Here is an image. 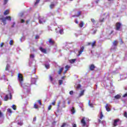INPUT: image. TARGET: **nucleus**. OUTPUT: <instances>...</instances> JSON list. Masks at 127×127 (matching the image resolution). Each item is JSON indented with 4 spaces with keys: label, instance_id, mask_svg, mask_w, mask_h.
Here are the masks:
<instances>
[{
    "label": "nucleus",
    "instance_id": "obj_64",
    "mask_svg": "<svg viewBox=\"0 0 127 127\" xmlns=\"http://www.w3.org/2000/svg\"><path fill=\"white\" fill-rule=\"evenodd\" d=\"M28 22H29V20H27L26 21V23L27 24V23H28Z\"/></svg>",
    "mask_w": 127,
    "mask_h": 127
},
{
    "label": "nucleus",
    "instance_id": "obj_53",
    "mask_svg": "<svg viewBox=\"0 0 127 127\" xmlns=\"http://www.w3.org/2000/svg\"><path fill=\"white\" fill-rule=\"evenodd\" d=\"M73 91H70L69 92L70 95H73Z\"/></svg>",
    "mask_w": 127,
    "mask_h": 127
},
{
    "label": "nucleus",
    "instance_id": "obj_1",
    "mask_svg": "<svg viewBox=\"0 0 127 127\" xmlns=\"http://www.w3.org/2000/svg\"><path fill=\"white\" fill-rule=\"evenodd\" d=\"M1 21L2 22L3 24L4 25H5L6 24V20H9V21H11V18L10 16H6L5 17H2L0 18Z\"/></svg>",
    "mask_w": 127,
    "mask_h": 127
},
{
    "label": "nucleus",
    "instance_id": "obj_26",
    "mask_svg": "<svg viewBox=\"0 0 127 127\" xmlns=\"http://www.w3.org/2000/svg\"><path fill=\"white\" fill-rule=\"evenodd\" d=\"M49 80L51 82H53V76L49 75Z\"/></svg>",
    "mask_w": 127,
    "mask_h": 127
},
{
    "label": "nucleus",
    "instance_id": "obj_17",
    "mask_svg": "<svg viewBox=\"0 0 127 127\" xmlns=\"http://www.w3.org/2000/svg\"><path fill=\"white\" fill-rule=\"evenodd\" d=\"M18 125H19V126H22V125H23V123L22 122V121L18 120Z\"/></svg>",
    "mask_w": 127,
    "mask_h": 127
},
{
    "label": "nucleus",
    "instance_id": "obj_42",
    "mask_svg": "<svg viewBox=\"0 0 127 127\" xmlns=\"http://www.w3.org/2000/svg\"><path fill=\"white\" fill-rule=\"evenodd\" d=\"M9 43L10 45H12V44H13V41L10 40Z\"/></svg>",
    "mask_w": 127,
    "mask_h": 127
},
{
    "label": "nucleus",
    "instance_id": "obj_56",
    "mask_svg": "<svg viewBox=\"0 0 127 127\" xmlns=\"http://www.w3.org/2000/svg\"><path fill=\"white\" fill-rule=\"evenodd\" d=\"M39 38V36H35V39H38Z\"/></svg>",
    "mask_w": 127,
    "mask_h": 127
},
{
    "label": "nucleus",
    "instance_id": "obj_46",
    "mask_svg": "<svg viewBox=\"0 0 127 127\" xmlns=\"http://www.w3.org/2000/svg\"><path fill=\"white\" fill-rule=\"evenodd\" d=\"M92 30H93V34H95L96 33V31H97V30H96V29H95L94 30L93 29Z\"/></svg>",
    "mask_w": 127,
    "mask_h": 127
},
{
    "label": "nucleus",
    "instance_id": "obj_3",
    "mask_svg": "<svg viewBox=\"0 0 127 127\" xmlns=\"http://www.w3.org/2000/svg\"><path fill=\"white\" fill-rule=\"evenodd\" d=\"M86 121H88V120L85 117H83V118L81 119V124L82 127H87V123H86Z\"/></svg>",
    "mask_w": 127,
    "mask_h": 127
},
{
    "label": "nucleus",
    "instance_id": "obj_61",
    "mask_svg": "<svg viewBox=\"0 0 127 127\" xmlns=\"http://www.w3.org/2000/svg\"><path fill=\"white\" fill-rule=\"evenodd\" d=\"M121 78L122 79H125V78L124 77V75H122L121 76Z\"/></svg>",
    "mask_w": 127,
    "mask_h": 127
},
{
    "label": "nucleus",
    "instance_id": "obj_30",
    "mask_svg": "<svg viewBox=\"0 0 127 127\" xmlns=\"http://www.w3.org/2000/svg\"><path fill=\"white\" fill-rule=\"evenodd\" d=\"M12 109H13V110L15 111V110H16V106H15V105H13L12 106Z\"/></svg>",
    "mask_w": 127,
    "mask_h": 127
},
{
    "label": "nucleus",
    "instance_id": "obj_4",
    "mask_svg": "<svg viewBox=\"0 0 127 127\" xmlns=\"http://www.w3.org/2000/svg\"><path fill=\"white\" fill-rule=\"evenodd\" d=\"M8 99H9L10 100L11 99V93H10L5 96L4 98V101H7Z\"/></svg>",
    "mask_w": 127,
    "mask_h": 127
},
{
    "label": "nucleus",
    "instance_id": "obj_25",
    "mask_svg": "<svg viewBox=\"0 0 127 127\" xmlns=\"http://www.w3.org/2000/svg\"><path fill=\"white\" fill-rule=\"evenodd\" d=\"M64 69V68L62 67L60 69L59 71V74H61V73L62 72V71H63V70Z\"/></svg>",
    "mask_w": 127,
    "mask_h": 127
},
{
    "label": "nucleus",
    "instance_id": "obj_2",
    "mask_svg": "<svg viewBox=\"0 0 127 127\" xmlns=\"http://www.w3.org/2000/svg\"><path fill=\"white\" fill-rule=\"evenodd\" d=\"M18 80L20 82L21 86H23L22 84H23V76L22 74L20 73L18 74Z\"/></svg>",
    "mask_w": 127,
    "mask_h": 127
},
{
    "label": "nucleus",
    "instance_id": "obj_34",
    "mask_svg": "<svg viewBox=\"0 0 127 127\" xmlns=\"http://www.w3.org/2000/svg\"><path fill=\"white\" fill-rule=\"evenodd\" d=\"M59 85H62V84H63V80H59Z\"/></svg>",
    "mask_w": 127,
    "mask_h": 127
},
{
    "label": "nucleus",
    "instance_id": "obj_28",
    "mask_svg": "<svg viewBox=\"0 0 127 127\" xmlns=\"http://www.w3.org/2000/svg\"><path fill=\"white\" fill-rule=\"evenodd\" d=\"M34 55L33 54H31L30 55V59H34Z\"/></svg>",
    "mask_w": 127,
    "mask_h": 127
},
{
    "label": "nucleus",
    "instance_id": "obj_27",
    "mask_svg": "<svg viewBox=\"0 0 127 127\" xmlns=\"http://www.w3.org/2000/svg\"><path fill=\"white\" fill-rule=\"evenodd\" d=\"M103 117H104V115H103V112H101L100 113V119L101 120H102Z\"/></svg>",
    "mask_w": 127,
    "mask_h": 127
},
{
    "label": "nucleus",
    "instance_id": "obj_40",
    "mask_svg": "<svg viewBox=\"0 0 127 127\" xmlns=\"http://www.w3.org/2000/svg\"><path fill=\"white\" fill-rule=\"evenodd\" d=\"M81 15V11H78L77 12V14L76 15V16H80Z\"/></svg>",
    "mask_w": 127,
    "mask_h": 127
},
{
    "label": "nucleus",
    "instance_id": "obj_7",
    "mask_svg": "<svg viewBox=\"0 0 127 127\" xmlns=\"http://www.w3.org/2000/svg\"><path fill=\"white\" fill-rule=\"evenodd\" d=\"M39 22L41 24H43L44 22H45V19H44V17H42L39 18Z\"/></svg>",
    "mask_w": 127,
    "mask_h": 127
},
{
    "label": "nucleus",
    "instance_id": "obj_14",
    "mask_svg": "<svg viewBox=\"0 0 127 127\" xmlns=\"http://www.w3.org/2000/svg\"><path fill=\"white\" fill-rule=\"evenodd\" d=\"M85 91L84 90H82L80 92V93L78 95V97L80 98V97H82V96H84V93Z\"/></svg>",
    "mask_w": 127,
    "mask_h": 127
},
{
    "label": "nucleus",
    "instance_id": "obj_59",
    "mask_svg": "<svg viewBox=\"0 0 127 127\" xmlns=\"http://www.w3.org/2000/svg\"><path fill=\"white\" fill-rule=\"evenodd\" d=\"M38 102L39 103V104L40 105H41V101L40 100H38Z\"/></svg>",
    "mask_w": 127,
    "mask_h": 127
},
{
    "label": "nucleus",
    "instance_id": "obj_45",
    "mask_svg": "<svg viewBox=\"0 0 127 127\" xmlns=\"http://www.w3.org/2000/svg\"><path fill=\"white\" fill-rule=\"evenodd\" d=\"M60 104H61V101H59L58 103V108H59V107H60Z\"/></svg>",
    "mask_w": 127,
    "mask_h": 127
},
{
    "label": "nucleus",
    "instance_id": "obj_63",
    "mask_svg": "<svg viewBox=\"0 0 127 127\" xmlns=\"http://www.w3.org/2000/svg\"><path fill=\"white\" fill-rule=\"evenodd\" d=\"M75 23L78 24V23H79V22H78V21H77V20H76V21H75Z\"/></svg>",
    "mask_w": 127,
    "mask_h": 127
},
{
    "label": "nucleus",
    "instance_id": "obj_58",
    "mask_svg": "<svg viewBox=\"0 0 127 127\" xmlns=\"http://www.w3.org/2000/svg\"><path fill=\"white\" fill-rule=\"evenodd\" d=\"M72 127H77V125L76 124H73Z\"/></svg>",
    "mask_w": 127,
    "mask_h": 127
},
{
    "label": "nucleus",
    "instance_id": "obj_23",
    "mask_svg": "<svg viewBox=\"0 0 127 127\" xmlns=\"http://www.w3.org/2000/svg\"><path fill=\"white\" fill-rule=\"evenodd\" d=\"M113 45L114 46H117V45H118V41H115L113 43Z\"/></svg>",
    "mask_w": 127,
    "mask_h": 127
},
{
    "label": "nucleus",
    "instance_id": "obj_55",
    "mask_svg": "<svg viewBox=\"0 0 127 127\" xmlns=\"http://www.w3.org/2000/svg\"><path fill=\"white\" fill-rule=\"evenodd\" d=\"M80 88H81V85L80 84H79L78 85H77V88L79 89Z\"/></svg>",
    "mask_w": 127,
    "mask_h": 127
},
{
    "label": "nucleus",
    "instance_id": "obj_38",
    "mask_svg": "<svg viewBox=\"0 0 127 127\" xmlns=\"http://www.w3.org/2000/svg\"><path fill=\"white\" fill-rule=\"evenodd\" d=\"M123 98H127V92L123 95Z\"/></svg>",
    "mask_w": 127,
    "mask_h": 127
},
{
    "label": "nucleus",
    "instance_id": "obj_15",
    "mask_svg": "<svg viewBox=\"0 0 127 127\" xmlns=\"http://www.w3.org/2000/svg\"><path fill=\"white\" fill-rule=\"evenodd\" d=\"M121 97H122L121 96V95L120 94H117V95H116L114 98L115 99H116V100H119V99H121Z\"/></svg>",
    "mask_w": 127,
    "mask_h": 127
},
{
    "label": "nucleus",
    "instance_id": "obj_32",
    "mask_svg": "<svg viewBox=\"0 0 127 127\" xmlns=\"http://www.w3.org/2000/svg\"><path fill=\"white\" fill-rule=\"evenodd\" d=\"M91 21L93 23V24H95V23H96V20H95V19L92 18L91 19Z\"/></svg>",
    "mask_w": 127,
    "mask_h": 127
},
{
    "label": "nucleus",
    "instance_id": "obj_11",
    "mask_svg": "<svg viewBox=\"0 0 127 127\" xmlns=\"http://www.w3.org/2000/svg\"><path fill=\"white\" fill-rule=\"evenodd\" d=\"M40 50L43 53L46 54V50L45 49L43 48L42 47H40Z\"/></svg>",
    "mask_w": 127,
    "mask_h": 127
},
{
    "label": "nucleus",
    "instance_id": "obj_16",
    "mask_svg": "<svg viewBox=\"0 0 127 127\" xmlns=\"http://www.w3.org/2000/svg\"><path fill=\"white\" fill-rule=\"evenodd\" d=\"M9 13V10H6L4 13L3 14L4 15H7Z\"/></svg>",
    "mask_w": 127,
    "mask_h": 127
},
{
    "label": "nucleus",
    "instance_id": "obj_57",
    "mask_svg": "<svg viewBox=\"0 0 127 127\" xmlns=\"http://www.w3.org/2000/svg\"><path fill=\"white\" fill-rule=\"evenodd\" d=\"M33 122H36V117L33 118Z\"/></svg>",
    "mask_w": 127,
    "mask_h": 127
},
{
    "label": "nucleus",
    "instance_id": "obj_47",
    "mask_svg": "<svg viewBox=\"0 0 127 127\" xmlns=\"http://www.w3.org/2000/svg\"><path fill=\"white\" fill-rule=\"evenodd\" d=\"M66 126V124L65 123H64L62 126H61V127H65Z\"/></svg>",
    "mask_w": 127,
    "mask_h": 127
},
{
    "label": "nucleus",
    "instance_id": "obj_49",
    "mask_svg": "<svg viewBox=\"0 0 127 127\" xmlns=\"http://www.w3.org/2000/svg\"><path fill=\"white\" fill-rule=\"evenodd\" d=\"M51 108H52L51 105H50V106L48 107V110H49V111H50V110H51Z\"/></svg>",
    "mask_w": 127,
    "mask_h": 127
},
{
    "label": "nucleus",
    "instance_id": "obj_21",
    "mask_svg": "<svg viewBox=\"0 0 127 127\" xmlns=\"http://www.w3.org/2000/svg\"><path fill=\"white\" fill-rule=\"evenodd\" d=\"M88 105L89 106V107H90L91 108H93V104L91 103V100H89L88 101Z\"/></svg>",
    "mask_w": 127,
    "mask_h": 127
},
{
    "label": "nucleus",
    "instance_id": "obj_39",
    "mask_svg": "<svg viewBox=\"0 0 127 127\" xmlns=\"http://www.w3.org/2000/svg\"><path fill=\"white\" fill-rule=\"evenodd\" d=\"M34 108L35 109H38V106H37V105H36V104H35L34 105Z\"/></svg>",
    "mask_w": 127,
    "mask_h": 127
},
{
    "label": "nucleus",
    "instance_id": "obj_44",
    "mask_svg": "<svg viewBox=\"0 0 127 127\" xmlns=\"http://www.w3.org/2000/svg\"><path fill=\"white\" fill-rule=\"evenodd\" d=\"M104 20H105V19L103 18L102 19H100L99 21L100 22H103V21H104Z\"/></svg>",
    "mask_w": 127,
    "mask_h": 127
},
{
    "label": "nucleus",
    "instance_id": "obj_12",
    "mask_svg": "<svg viewBox=\"0 0 127 127\" xmlns=\"http://www.w3.org/2000/svg\"><path fill=\"white\" fill-rule=\"evenodd\" d=\"M105 108H106V111H107V112H110V111H111V109H110V105L106 104Z\"/></svg>",
    "mask_w": 127,
    "mask_h": 127
},
{
    "label": "nucleus",
    "instance_id": "obj_20",
    "mask_svg": "<svg viewBox=\"0 0 127 127\" xmlns=\"http://www.w3.org/2000/svg\"><path fill=\"white\" fill-rule=\"evenodd\" d=\"M71 112V114H75V109L74 108V107H72L71 110H70Z\"/></svg>",
    "mask_w": 127,
    "mask_h": 127
},
{
    "label": "nucleus",
    "instance_id": "obj_33",
    "mask_svg": "<svg viewBox=\"0 0 127 127\" xmlns=\"http://www.w3.org/2000/svg\"><path fill=\"white\" fill-rule=\"evenodd\" d=\"M39 1H40V0H36L35 2V5H37L38 3H39Z\"/></svg>",
    "mask_w": 127,
    "mask_h": 127
},
{
    "label": "nucleus",
    "instance_id": "obj_10",
    "mask_svg": "<svg viewBox=\"0 0 127 127\" xmlns=\"http://www.w3.org/2000/svg\"><path fill=\"white\" fill-rule=\"evenodd\" d=\"M36 80H37V77L32 78L31 79V83L35 84V83H36Z\"/></svg>",
    "mask_w": 127,
    "mask_h": 127
},
{
    "label": "nucleus",
    "instance_id": "obj_35",
    "mask_svg": "<svg viewBox=\"0 0 127 127\" xmlns=\"http://www.w3.org/2000/svg\"><path fill=\"white\" fill-rule=\"evenodd\" d=\"M9 68V64H7L6 66V68H5L6 71H7V70H8Z\"/></svg>",
    "mask_w": 127,
    "mask_h": 127
},
{
    "label": "nucleus",
    "instance_id": "obj_51",
    "mask_svg": "<svg viewBox=\"0 0 127 127\" xmlns=\"http://www.w3.org/2000/svg\"><path fill=\"white\" fill-rule=\"evenodd\" d=\"M25 21L23 19H21V23H23L24 22H25Z\"/></svg>",
    "mask_w": 127,
    "mask_h": 127
},
{
    "label": "nucleus",
    "instance_id": "obj_18",
    "mask_svg": "<svg viewBox=\"0 0 127 127\" xmlns=\"http://www.w3.org/2000/svg\"><path fill=\"white\" fill-rule=\"evenodd\" d=\"M49 43L51 45H53V44L54 43V42H53V41H52V39H50L49 40Z\"/></svg>",
    "mask_w": 127,
    "mask_h": 127
},
{
    "label": "nucleus",
    "instance_id": "obj_60",
    "mask_svg": "<svg viewBox=\"0 0 127 127\" xmlns=\"http://www.w3.org/2000/svg\"><path fill=\"white\" fill-rule=\"evenodd\" d=\"M3 46V43H1L0 44V47H2Z\"/></svg>",
    "mask_w": 127,
    "mask_h": 127
},
{
    "label": "nucleus",
    "instance_id": "obj_50",
    "mask_svg": "<svg viewBox=\"0 0 127 127\" xmlns=\"http://www.w3.org/2000/svg\"><path fill=\"white\" fill-rule=\"evenodd\" d=\"M94 3H98V2H99V0H95V1H94Z\"/></svg>",
    "mask_w": 127,
    "mask_h": 127
},
{
    "label": "nucleus",
    "instance_id": "obj_29",
    "mask_svg": "<svg viewBox=\"0 0 127 127\" xmlns=\"http://www.w3.org/2000/svg\"><path fill=\"white\" fill-rule=\"evenodd\" d=\"M54 6H55V4L54 3H52L50 6V8H53Z\"/></svg>",
    "mask_w": 127,
    "mask_h": 127
},
{
    "label": "nucleus",
    "instance_id": "obj_43",
    "mask_svg": "<svg viewBox=\"0 0 127 127\" xmlns=\"http://www.w3.org/2000/svg\"><path fill=\"white\" fill-rule=\"evenodd\" d=\"M3 117V114L2 113L1 111H0V118Z\"/></svg>",
    "mask_w": 127,
    "mask_h": 127
},
{
    "label": "nucleus",
    "instance_id": "obj_13",
    "mask_svg": "<svg viewBox=\"0 0 127 127\" xmlns=\"http://www.w3.org/2000/svg\"><path fill=\"white\" fill-rule=\"evenodd\" d=\"M83 51H84V47H82L81 48L80 51L79 52V55H78V56H80V55L82 54V53L83 52Z\"/></svg>",
    "mask_w": 127,
    "mask_h": 127
},
{
    "label": "nucleus",
    "instance_id": "obj_54",
    "mask_svg": "<svg viewBox=\"0 0 127 127\" xmlns=\"http://www.w3.org/2000/svg\"><path fill=\"white\" fill-rule=\"evenodd\" d=\"M55 103L56 102L55 101H54L52 103V105H53V106H55Z\"/></svg>",
    "mask_w": 127,
    "mask_h": 127
},
{
    "label": "nucleus",
    "instance_id": "obj_37",
    "mask_svg": "<svg viewBox=\"0 0 127 127\" xmlns=\"http://www.w3.org/2000/svg\"><path fill=\"white\" fill-rule=\"evenodd\" d=\"M7 112H8V113H9L10 114H11V113H12V111H11V110L10 109H8Z\"/></svg>",
    "mask_w": 127,
    "mask_h": 127
},
{
    "label": "nucleus",
    "instance_id": "obj_36",
    "mask_svg": "<svg viewBox=\"0 0 127 127\" xmlns=\"http://www.w3.org/2000/svg\"><path fill=\"white\" fill-rule=\"evenodd\" d=\"M66 71H68V69H69V68H70V66L69 65H66L65 67Z\"/></svg>",
    "mask_w": 127,
    "mask_h": 127
},
{
    "label": "nucleus",
    "instance_id": "obj_24",
    "mask_svg": "<svg viewBox=\"0 0 127 127\" xmlns=\"http://www.w3.org/2000/svg\"><path fill=\"white\" fill-rule=\"evenodd\" d=\"M75 61H76V59H72L70 60L69 61L70 63H71V64H73V63H74L75 62Z\"/></svg>",
    "mask_w": 127,
    "mask_h": 127
},
{
    "label": "nucleus",
    "instance_id": "obj_9",
    "mask_svg": "<svg viewBox=\"0 0 127 127\" xmlns=\"http://www.w3.org/2000/svg\"><path fill=\"white\" fill-rule=\"evenodd\" d=\"M58 28H60V30L59 31L60 34H63V33H64V32L63 29H62V26H59Z\"/></svg>",
    "mask_w": 127,
    "mask_h": 127
},
{
    "label": "nucleus",
    "instance_id": "obj_62",
    "mask_svg": "<svg viewBox=\"0 0 127 127\" xmlns=\"http://www.w3.org/2000/svg\"><path fill=\"white\" fill-rule=\"evenodd\" d=\"M12 27H13V26H14V25L15 24V23H14V22H13L12 23Z\"/></svg>",
    "mask_w": 127,
    "mask_h": 127
},
{
    "label": "nucleus",
    "instance_id": "obj_48",
    "mask_svg": "<svg viewBox=\"0 0 127 127\" xmlns=\"http://www.w3.org/2000/svg\"><path fill=\"white\" fill-rule=\"evenodd\" d=\"M8 0H4V4H6Z\"/></svg>",
    "mask_w": 127,
    "mask_h": 127
},
{
    "label": "nucleus",
    "instance_id": "obj_22",
    "mask_svg": "<svg viewBox=\"0 0 127 127\" xmlns=\"http://www.w3.org/2000/svg\"><path fill=\"white\" fill-rule=\"evenodd\" d=\"M83 26H84V22H83V21H81L79 23V27H83Z\"/></svg>",
    "mask_w": 127,
    "mask_h": 127
},
{
    "label": "nucleus",
    "instance_id": "obj_8",
    "mask_svg": "<svg viewBox=\"0 0 127 127\" xmlns=\"http://www.w3.org/2000/svg\"><path fill=\"white\" fill-rule=\"evenodd\" d=\"M121 26H122V24H121L120 23H116V30H120Z\"/></svg>",
    "mask_w": 127,
    "mask_h": 127
},
{
    "label": "nucleus",
    "instance_id": "obj_52",
    "mask_svg": "<svg viewBox=\"0 0 127 127\" xmlns=\"http://www.w3.org/2000/svg\"><path fill=\"white\" fill-rule=\"evenodd\" d=\"M124 116H125V118H127V112H125V113Z\"/></svg>",
    "mask_w": 127,
    "mask_h": 127
},
{
    "label": "nucleus",
    "instance_id": "obj_41",
    "mask_svg": "<svg viewBox=\"0 0 127 127\" xmlns=\"http://www.w3.org/2000/svg\"><path fill=\"white\" fill-rule=\"evenodd\" d=\"M96 45V42H93V43L92 44V47H94Z\"/></svg>",
    "mask_w": 127,
    "mask_h": 127
},
{
    "label": "nucleus",
    "instance_id": "obj_5",
    "mask_svg": "<svg viewBox=\"0 0 127 127\" xmlns=\"http://www.w3.org/2000/svg\"><path fill=\"white\" fill-rule=\"evenodd\" d=\"M22 86H21V87H22V88L25 90H29V84H28V85L24 84V83H22Z\"/></svg>",
    "mask_w": 127,
    "mask_h": 127
},
{
    "label": "nucleus",
    "instance_id": "obj_31",
    "mask_svg": "<svg viewBox=\"0 0 127 127\" xmlns=\"http://www.w3.org/2000/svg\"><path fill=\"white\" fill-rule=\"evenodd\" d=\"M45 67L47 69L50 68V65L49 64H45Z\"/></svg>",
    "mask_w": 127,
    "mask_h": 127
},
{
    "label": "nucleus",
    "instance_id": "obj_19",
    "mask_svg": "<svg viewBox=\"0 0 127 127\" xmlns=\"http://www.w3.org/2000/svg\"><path fill=\"white\" fill-rule=\"evenodd\" d=\"M94 69H95V65H94L93 64L91 65L90 67V69L91 70V71H93V70H94Z\"/></svg>",
    "mask_w": 127,
    "mask_h": 127
},
{
    "label": "nucleus",
    "instance_id": "obj_6",
    "mask_svg": "<svg viewBox=\"0 0 127 127\" xmlns=\"http://www.w3.org/2000/svg\"><path fill=\"white\" fill-rule=\"evenodd\" d=\"M120 124V119H116L114 120V122L113 123L114 127H117L118 125Z\"/></svg>",
    "mask_w": 127,
    "mask_h": 127
}]
</instances>
